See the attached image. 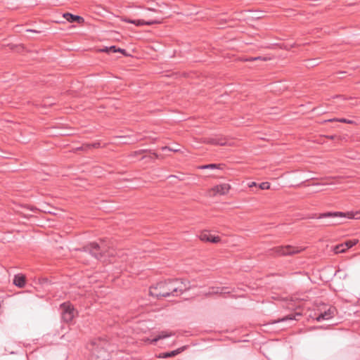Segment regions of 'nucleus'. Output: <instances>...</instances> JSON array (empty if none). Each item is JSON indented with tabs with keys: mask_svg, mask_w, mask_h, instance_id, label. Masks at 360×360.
Here are the masks:
<instances>
[{
	"mask_svg": "<svg viewBox=\"0 0 360 360\" xmlns=\"http://www.w3.org/2000/svg\"><path fill=\"white\" fill-rule=\"evenodd\" d=\"M86 144L87 143H84L82 146L75 148V150H84V151H87L89 149L88 147H86Z\"/></svg>",
	"mask_w": 360,
	"mask_h": 360,
	"instance_id": "cd10ccee",
	"label": "nucleus"
},
{
	"mask_svg": "<svg viewBox=\"0 0 360 360\" xmlns=\"http://www.w3.org/2000/svg\"><path fill=\"white\" fill-rule=\"evenodd\" d=\"M355 105V104H354V103H349V106L352 107V106H353V105Z\"/></svg>",
	"mask_w": 360,
	"mask_h": 360,
	"instance_id": "72a5a7b5",
	"label": "nucleus"
},
{
	"mask_svg": "<svg viewBox=\"0 0 360 360\" xmlns=\"http://www.w3.org/2000/svg\"><path fill=\"white\" fill-rule=\"evenodd\" d=\"M231 188V186L229 184H221L212 188V191L214 192V194L225 195L229 191Z\"/></svg>",
	"mask_w": 360,
	"mask_h": 360,
	"instance_id": "9b49d317",
	"label": "nucleus"
},
{
	"mask_svg": "<svg viewBox=\"0 0 360 360\" xmlns=\"http://www.w3.org/2000/svg\"><path fill=\"white\" fill-rule=\"evenodd\" d=\"M335 312V309L325 304L319 305L316 308V323L328 321L332 319Z\"/></svg>",
	"mask_w": 360,
	"mask_h": 360,
	"instance_id": "39448f33",
	"label": "nucleus"
},
{
	"mask_svg": "<svg viewBox=\"0 0 360 360\" xmlns=\"http://www.w3.org/2000/svg\"><path fill=\"white\" fill-rule=\"evenodd\" d=\"M334 184V180L333 179H318L316 178V192L321 191L323 189L321 188H319L318 187L322 186H326V185H333Z\"/></svg>",
	"mask_w": 360,
	"mask_h": 360,
	"instance_id": "2eb2a0df",
	"label": "nucleus"
},
{
	"mask_svg": "<svg viewBox=\"0 0 360 360\" xmlns=\"http://www.w3.org/2000/svg\"><path fill=\"white\" fill-rule=\"evenodd\" d=\"M359 243L358 239H352L347 240L344 243V245L345 246V248L349 249L353 247L354 245H356Z\"/></svg>",
	"mask_w": 360,
	"mask_h": 360,
	"instance_id": "6ab92c4d",
	"label": "nucleus"
},
{
	"mask_svg": "<svg viewBox=\"0 0 360 360\" xmlns=\"http://www.w3.org/2000/svg\"><path fill=\"white\" fill-rule=\"evenodd\" d=\"M337 98L339 99V100H345L346 99L345 97H343L342 96H338Z\"/></svg>",
	"mask_w": 360,
	"mask_h": 360,
	"instance_id": "2f4dec72",
	"label": "nucleus"
},
{
	"mask_svg": "<svg viewBox=\"0 0 360 360\" xmlns=\"http://www.w3.org/2000/svg\"><path fill=\"white\" fill-rule=\"evenodd\" d=\"M107 345L108 342L106 340L102 338L96 339L91 342V345L92 346L91 349L94 354L99 348L103 349Z\"/></svg>",
	"mask_w": 360,
	"mask_h": 360,
	"instance_id": "9d476101",
	"label": "nucleus"
},
{
	"mask_svg": "<svg viewBox=\"0 0 360 360\" xmlns=\"http://www.w3.org/2000/svg\"><path fill=\"white\" fill-rule=\"evenodd\" d=\"M338 217L359 219H360V210L355 212H348L346 213L341 212H326L316 215V219H327L326 221H323L319 226H335L339 224L340 222L336 220Z\"/></svg>",
	"mask_w": 360,
	"mask_h": 360,
	"instance_id": "7ed1b4c3",
	"label": "nucleus"
},
{
	"mask_svg": "<svg viewBox=\"0 0 360 360\" xmlns=\"http://www.w3.org/2000/svg\"><path fill=\"white\" fill-rule=\"evenodd\" d=\"M26 283V277L23 274H17L14 276L13 284L19 288H23Z\"/></svg>",
	"mask_w": 360,
	"mask_h": 360,
	"instance_id": "4468645a",
	"label": "nucleus"
},
{
	"mask_svg": "<svg viewBox=\"0 0 360 360\" xmlns=\"http://www.w3.org/2000/svg\"><path fill=\"white\" fill-rule=\"evenodd\" d=\"M63 18L70 22H77L79 24L83 23L84 20L82 17L73 15L70 13H65L63 15Z\"/></svg>",
	"mask_w": 360,
	"mask_h": 360,
	"instance_id": "f8f14e48",
	"label": "nucleus"
},
{
	"mask_svg": "<svg viewBox=\"0 0 360 360\" xmlns=\"http://www.w3.org/2000/svg\"><path fill=\"white\" fill-rule=\"evenodd\" d=\"M316 328H323V326L316 325Z\"/></svg>",
	"mask_w": 360,
	"mask_h": 360,
	"instance_id": "473e14b6",
	"label": "nucleus"
},
{
	"mask_svg": "<svg viewBox=\"0 0 360 360\" xmlns=\"http://www.w3.org/2000/svg\"><path fill=\"white\" fill-rule=\"evenodd\" d=\"M184 348L185 347H180L176 350H174V351H172L169 352H164V353L161 354L160 356L162 357V358H169V357L175 356L176 355L182 352L184 350Z\"/></svg>",
	"mask_w": 360,
	"mask_h": 360,
	"instance_id": "dca6fc26",
	"label": "nucleus"
},
{
	"mask_svg": "<svg viewBox=\"0 0 360 360\" xmlns=\"http://www.w3.org/2000/svg\"><path fill=\"white\" fill-rule=\"evenodd\" d=\"M265 60L266 59L259 56V57H255V58H252V57L251 58H247L243 59L242 60L243 61H254V60Z\"/></svg>",
	"mask_w": 360,
	"mask_h": 360,
	"instance_id": "a878e982",
	"label": "nucleus"
},
{
	"mask_svg": "<svg viewBox=\"0 0 360 360\" xmlns=\"http://www.w3.org/2000/svg\"><path fill=\"white\" fill-rule=\"evenodd\" d=\"M259 188L262 190H266L270 188V184L269 182H262L259 184Z\"/></svg>",
	"mask_w": 360,
	"mask_h": 360,
	"instance_id": "b1692460",
	"label": "nucleus"
},
{
	"mask_svg": "<svg viewBox=\"0 0 360 360\" xmlns=\"http://www.w3.org/2000/svg\"><path fill=\"white\" fill-rule=\"evenodd\" d=\"M304 248L300 247L285 245L274 247L268 250V255L272 257L287 256L297 254L303 251Z\"/></svg>",
	"mask_w": 360,
	"mask_h": 360,
	"instance_id": "20e7f679",
	"label": "nucleus"
},
{
	"mask_svg": "<svg viewBox=\"0 0 360 360\" xmlns=\"http://www.w3.org/2000/svg\"><path fill=\"white\" fill-rule=\"evenodd\" d=\"M257 186V183H255V182H251V183H250V184H248V186H249L250 188H252V187H253V186Z\"/></svg>",
	"mask_w": 360,
	"mask_h": 360,
	"instance_id": "7c9ffc66",
	"label": "nucleus"
},
{
	"mask_svg": "<svg viewBox=\"0 0 360 360\" xmlns=\"http://www.w3.org/2000/svg\"><path fill=\"white\" fill-rule=\"evenodd\" d=\"M86 147H88L89 150L92 148H98L101 147V143L99 141H97L93 143L86 144Z\"/></svg>",
	"mask_w": 360,
	"mask_h": 360,
	"instance_id": "5701e85b",
	"label": "nucleus"
},
{
	"mask_svg": "<svg viewBox=\"0 0 360 360\" xmlns=\"http://www.w3.org/2000/svg\"><path fill=\"white\" fill-rule=\"evenodd\" d=\"M162 150H166V149H167V150H172V151H174V152H177V151H179V150H178V149H176V148L172 149V148H169V147H167V146L162 147Z\"/></svg>",
	"mask_w": 360,
	"mask_h": 360,
	"instance_id": "c85d7f7f",
	"label": "nucleus"
},
{
	"mask_svg": "<svg viewBox=\"0 0 360 360\" xmlns=\"http://www.w3.org/2000/svg\"><path fill=\"white\" fill-rule=\"evenodd\" d=\"M125 22H129V23H132V24H135L136 25H152L153 24L154 22H145L143 20H139L137 21L136 20H124Z\"/></svg>",
	"mask_w": 360,
	"mask_h": 360,
	"instance_id": "aec40b11",
	"label": "nucleus"
},
{
	"mask_svg": "<svg viewBox=\"0 0 360 360\" xmlns=\"http://www.w3.org/2000/svg\"><path fill=\"white\" fill-rule=\"evenodd\" d=\"M146 152H150V150L143 149V150H139L137 151H134L132 153L131 156H136L138 155H141V154H142L143 153H146Z\"/></svg>",
	"mask_w": 360,
	"mask_h": 360,
	"instance_id": "393cba45",
	"label": "nucleus"
},
{
	"mask_svg": "<svg viewBox=\"0 0 360 360\" xmlns=\"http://www.w3.org/2000/svg\"><path fill=\"white\" fill-rule=\"evenodd\" d=\"M346 250L347 249L345 248L344 243L338 245L334 248V251L336 254L345 252Z\"/></svg>",
	"mask_w": 360,
	"mask_h": 360,
	"instance_id": "4be33fe9",
	"label": "nucleus"
},
{
	"mask_svg": "<svg viewBox=\"0 0 360 360\" xmlns=\"http://www.w3.org/2000/svg\"><path fill=\"white\" fill-rule=\"evenodd\" d=\"M203 143L212 145L225 146L226 141L224 137L216 136L214 137L204 138Z\"/></svg>",
	"mask_w": 360,
	"mask_h": 360,
	"instance_id": "6e6552de",
	"label": "nucleus"
},
{
	"mask_svg": "<svg viewBox=\"0 0 360 360\" xmlns=\"http://www.w3.org/2000/svg\"><path fill=\"white\" fill-rule=\"evenodd\" d=\"M102 51H104V52H113V53L120 52L122 54L126 55V51L124 49H117L116 46H110L109 48L106 47L105 49H103Z\"/></svg>",
	"mask_w": 360,
	"mask_h": 360,
	"instance_id": "a211bd4d",
	"label": "nucleus"
},
{
	"mask_svg": "<svg viewBox=\"0 0 360 360\" xmlns=\"http://www.w3.org/2000/svg\"><path fill=\"white\" fill-rule=\"evenodd\" d=\"M333 121L340 122H342V123H347V124H353L354 123V121H352L351 120L345 119V118H341V119H335H335H331V120H324L322 122H333Z\"/></svg>",
	"mask_w": 360,
	"mask_h": 360,
	"instance_id": "412c9836",
	"label": "nucleus"
},
{
	"mask_svg": "<svg viewBox=\"0 0 360 360\" xmlns=\"http://www.w3.org/2000/svg\"><path fill=\"white\" fill-rule=\"evenodd\" d=\"M199 238L202 241L210 242L212 243H217L221 241L219 236H212L207 231H202L200 234Z\"/></svg>",
	"mask_w": 360,
	"mask_h": 360,
	"instance_id": "1a4fd4ad",
	"label": "nucleus"
},
{
	"mask_svg": "<svg viewBox=\"0 0 360 360\" xmlns=\"http://www.w3.org/2000/svg\"><path fill=\"white\" fill-rule=\"evenodd\" d=\"M223 164H209V165H204L199 166L198 168L200 169H223L224 168Z\"/></svg>",
	"mask_w": 360,
	"mask_h": 360,
	"instance_id": "f3484780",
	"label": "nucleus"
},
{
	"mask_svg": "<svg viewBox=\"0 0 360 360\" xmlns=\"http://www.w3.org/2000/svg\"><path fill=\"white\" fill-rule=\"evenodd\" d=\"M86 251L90 252L95 258L103 262H116L115 257L122 262H127V254L125 250H115L110 246V242L106 240H101L100 243H91L84 247Z\"/></svg>",
	"mask_w": 360,
	"mask_h": 360,
	"instance_id": "f257e3e1",
	"label": "nucleus"
},
{
	"mask_svg": "<svg viewBox=\"0 0 360 360\" xmlns=\"http://www.w3.org/2000/svg\"><path fill=\"white\" fill-rule=\"evenodd\" d=\"M60 309L62 310V319L66 322H71L75 317V308L73 305L68 302H64L60 305Z\"/></svg>",
	"mask_w": 360,
	"mask_h": 360,
	"instance_id": "423d86ee",
	"label": "nucleus"
},
{
	"mask_svg": "<svg viewBox=\"0 0 360 360\" xmlns=\"http://www.w3.org/2000/svg\"><path fill=\"white\" fill-rule=\"evenodd\" d=\"M227 289V287H210L209 292H205L203 295L205 297H210L214 295H220L225 297L226 294L230 293L226 290Z\"/></svg>",
	"mask_w": 360,
	"mask_h": 360,
	"instance_id": "0eeeda50",
	"label": "nucleus"
},
{
	"mask_svg": "<svg viewBox=\"0 0 360 360\" xmlns=\"http://www.w3.org/2000/svg\"><path fill=\"white\" fill-rule=\"evenodd\" d=\"M150 153H151V154L153 155L151 158H159V155L156 153L151 152V151Z\"/></svg>",
	"mask_w": 360,
	"mask_h": 360,
	"instance_id": "c756f323",
	"label": "nucleus"
},
{
	"mask_svg": "<svg viewBox=\"0 0 360 360\" xmlns=\"http://www.w3.org/2000/svg\"><path fill=\"white\" fill-rule=\"evenodd\" d=\"M174 335L175 333L170 330L161 331L156 337L151 340L150 343L155 345L158 340L173 336Z\"/></svg>",
	"mask_w": 360,
	"mask_h": 360,
	"instance_id": "ddd939ff",
	"label": "nucleus"
},
{
	"mask_svg": "<svg viewBox=\"0 0 360 360\" xmlns=\"http://www.w3.org/2000/svg\"><path fill=\"white\" fill-rule=\"evenodd\" d=\"M188 288V285L181 279H173L160 281L151 286L150 295L158 299L177 297L183 294Z\"/></svg>",
	"mask_w": 360,
	"mask_h": 360,
	"instance_id": "f03ea898",
	"label": "nucleus"
},
{
	"mask_svg": "<svg viewBox=\"0 0 360 360\" xmlns=\"http://www.w3.org/2000/svg\"><path fill=\"white\" fill-rule=\"evenodd\" d=\"M293 319H295V316L293 315V314H290V315H288V316H286L283 317V319H281V321H285L293 320Z\"/></svg>",
	"mask_w": 360,
	"mask_h": 360,
	"instance_id": "bb28decb",
	"label": "nucleus"
}]
</instances>
